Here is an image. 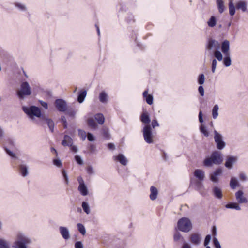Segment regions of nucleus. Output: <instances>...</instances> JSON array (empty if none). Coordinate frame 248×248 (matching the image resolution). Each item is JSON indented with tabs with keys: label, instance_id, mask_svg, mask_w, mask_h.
<instances>
[{
	"label": "nucleus",
	"instance_id": "obj_1",
	"mask_svg": "<svg viewBox=\"0 0 248 248\" xmlns=\"http://www.w3.org/2000/svg\"><path fill=\"white\" fill-rule=\"evenodd\" d=\"M32 243V240L22 232H19L16 235V240L13 243L14 248H28L27 246Z\"/></svg>",
	"mask_w": 248,
	"mask_h": 248
},
{
	"label": "nucleus",
	"instance_id": "obj_2",
	"mask_svg": "<svg viewBox=\"0 0 248 248\" xmlns=\"http://www.w3.org/2000/svg\"><path fill=\"white\" fill-rule=\"evenodd\" d=\"M223 161V158L221 152L215 151L212 152L210 156L205 158L203 161L205 166L210 167L213 164L219 165Z\"/></svg>",
	"mask_w": 248,
	"mask_h": 248
},
{
	"label": "nucleus",
	"instance_id": "obj_3",
	"mask_svg": "<svg viewBox=\"0 0 248 248\" xmlns=\"http://www.w3.org/2000/svg\"><path fill=\"white\" fill-rule=\"evenodd\" d=\"M22 110L31 119H34V117L40 118L41 119L43 115H42L40 108L33 105L30 107L23 106Z\"/></svg>",
	"mask_w": 248,
	"mask_h": 248
},
{
	"label": "nucleus",
	"instance_id": "obj_4",
	"mask_svg": "<svg viewBox=\"0 0 248 248\" xmlns=\"http://www.w3.org/2000/svg\"><path fill=\"white\" fill-rule=\"evenodd\" d=\"M31 89L27 81H24L21 84L20 89L17 92V95L20 100L24 99L26 96L31 94Z\"/></svg>",
	"mask_w": 248,
	"mask_h": 248
},
{
	"label": "nucleus",
	"instance_id": "obj_5",
	"mask_svg": "<svg viewBox=\"0 0 248 248\" xmlns=\"http://www.w3.org/2000/svg\"><path fill=\"white\" fill-rule=\"evenodd\" d=\"M178 229L183 232H187L192 228L190 219L187 217H182L177 222Z\"/></svg>",
	"mask_w": 248,
	"mask_h": 248
},
{
	"label": "nucleus",
	"instance_id": "obj_6",
	"mask_svg": "<svg viewBox=\"0 0 248 248\" xmlns=\"http://www.w3.org/2000/svg\"><path fill=\"white\" fill-rule=\"evenodd\" d=\"M220 45L219 42L213 38H209L206 45V49L208 50L210 55L216 50L219 49Z\"/></svg>",
	"mask_w": 248,
	"mask_h": 248
},
{
	"label": "nucleus",
	"instance_id": "obj_7",
	"mask_svg": "<svg viewBox=\"0 0 248 248\" xmlns=\"http://www.w3.org/2000/svg\"><path fill=\"white\" fill-rule=\"evenodd\" d=\"M143 135L145 141L148 144L153 143V133L150 125L146 124L143 129Z\"/></svg>",
	"mask_w": 248,
	"mask_h": 248
},
{
	"label": "nucleus",
	"instance_id": "obj_8",
	"mask_svg": "<svg viewBox=\"0 0 248 248\" xmlns=\"http://www.w3.org/2000/svg\"><path fill=\"white\" fill-rule=\"evenodd\" d=\"M214 140L218 150H222L226 146V143L223 140L222 136L216 130H214Z\"/></svg>",
	"mask_w": 248,
	"mask_h": 248
},
{
	"label": "nucleus",
	"instance_id": "obj_9",
	"mask_svg": "<svg viewBox=\"0 0 248 248\" xmlns=\"http://www.w3.org/2000/svg\"><path fill=\"white\" fill-rule=\"evenodd\" d=\"M54 105L59 112H65L67 110L66 102L62 99H57L54 102Z\"/></svg>",
	"mask_w": 248,
	"mask_h": 248
},
{
	"label": "nucleus",
	"instance_id": "obj_10",
	"mask_svg": "<svg viewBox=\"0 0 248 248\" xmlns=\"http://www.w3.org/2000/svg\"><path fill=\"white\" fill-rule=\"evenodd\" d=\"M238 157L235 156H228L225 162V166L228 169H232L233 165L237 161Z\"/></svg>",
	"mask_w": 248,
	"mask_h": 248
},
{
	"label": "nucleus",
	"instance_id": "obj_11",
	"mask_svg": "<svg viewBox=\"0 0 248 248\" xmlns=\"http://www.w3.org/2000/svg\"><path fill=\"white\" fill-rule=\"evenodd\" d=\"M41 121L45 122L47 124L50 131L51 132H54L55 124L54 122L51 119L49 118L46 116L44 115L41 117Z\"/></svg>",
	"mask_w": 248,
	"mask_h": 248
},
{
	"label": "nucleus",
	"instance_id": "obj_12",
	"mask_svg": "<svg viewBox=\"0 0 248 248\" xmlns=\"http://www.w3.org/2000/svg\"><path fill=\"white\" fill-rule=\"evenodd\" d=\"M236 199L239 204L246 203L248 202L247 199L244 196V192L242 190H239L235 194Z\"/></svg>",
	"mask_w": 248,
	"mask_h": 248
},
{
	"label": "nucleus",
	"instance_id": "obj_13",
	"mask_svg": "<svg viewBox=\"0 0 248 248\" xmlns=\"http://www.w3.org/2000/svg\"><path fill=\"white\" fill-rule=\"evenodd\" d=\"M222 172V170L221 168H218L215 171L210 174V179L212 182L215 183H217L219 181L218 176L220 175Z\"/></svg>",
	"mask_w": 248,
	"mask_h": 248
},
{
	"label": "nucleus",
	"instance_id": "obj_14",
	"mask_svg": "<svg viewBox=\"0 0 248 248\" xmlns=\"http://www.w3.org/2000/svg\"><path fill=\"white\" fill-rule=\"evenodd\" d=\"M248 3L245 0H239L236 3V8L237 10H241L244 13H248Z\"/></svg>",
	"mask_w": 248,
	"mask_h": 248
},
{
	"label": "nucleus",
	"instance_id": "obj_15",
	"mask_svg": "<svg viewBox=\"0 0 248 248\" xmlns=\"http://www.w3.org/2000/svg\"><path fill=\"white\" fill-rule=\"evenodd\" d=\"M114 160L119 161L122 165L126 166L128 163L126 157L122 154H119L117 155L113 156Z\"/></svg>",
	"mask_w": 248,
	"mask_h": 248
},
{
	"label": "nucleus",
	"instance_id": "obj_16",
	"mask_svg": "<svg viewBox=\"0 0 248 248\" xmlns=\"http://www.w3.org/2000/svg\"><path fill=\"white\" fill-rule=\"evenodd\" d=\"M190 241L194 245L198 246L201 243V236L198 233H192L189 236Z\"/></svg>",
	"mask_w": 248,
	"mask_h": 248
},
{
	"label": "nucleus",
	"instance_id": "obj_17",
	"mask_svg": "<svg viewBox=\"0 0 248 248\" xmlns=\"http://www.w3.org/2000/svg\"><path fill=\"white\" fill-rule=\"evenodd\" d=\"M60 233L62 236L65 240H68L70 238V235L69 230L66 227L61 226L59 227Z\"/></svg>",
	"mask_w": 248,
	"mask_h": 248
},
{
	"label": "nucleus",
	"instance_id": "obj_18",
	"mask_svg": "<svg viewBox=\"0 0 248 248\" xmlns=\"http://www.w3.org/2000/svg\"><path fill=\"white\" fill-rule=\"evenodd\" d=\"M221 50L224 54H230V42L228 40H224L221 45Z\"/></svg>",
	"mask_w": 248,
	"mask_h": 248
},
{
	"label": "nucleus",
	"instance_id": "obj_19",
	"mask_svg": "<svg viewBox=\"0 0 248 248\" xmlns=\"http://www.w3.org/2000/svg\"><path fill=\"white\" fill-rule=\"evenodd\" d=\"M212 194L215 198L218 199H221L223 197L221 189L217 186H214L212 188Z\"/></svg>",
	"mask_w": 248,
	"mask_h": 248
},
{
	"label": "nucleus",
	"instance_id": "obj_20",
	"mask_svg": "<svg viewBox=\"0 0 248 248\" xmlns=\"http://www.w3.org/2000/svg\"><path fill=\"white\" fill-rule=\"evenodd\" d=\"M73 143V140L72 138L67 135H65L64 136L63 140L62 141V144L64 146H72Z\"/></svg>",
	"mask_w": 248,
	"mask_h": 248
},
{
	"label": "nucleus",
	"instance_id": "obj_21",
	"mask_svg": "<svg viewBox=\"0 0 248 248\" xmlns=\"http://www.w3.org/2000/svg\"><path fill=\"white\" fill-rule=\"evenodd\" d=\"M194 175L199 180L202 181L204 179L205 173L204 171L202 170L196 169L194 171Z\"/></svg>",
	"mask_w": 248,
	"mask_h": 248
},
{
	"label": "nucleus",
	"instance_id": "obj_22",
	"mask_svg": "<svg viewBox=\"0 0 248 248\" xmlns=\"http://www.w3.org/2000/svg\"><path fill=\"white\" fill-rule=\"evenodd\" d=\"M99 99L102 103L107 104L108 100V94L104 91L101 92L99 95Z\"/></svg>",
	"mask_w": 248,
	"mask_h": 248
},
{
	"label": "nucleus",
	"instance_id": "obj_23",
	"mask_svg": "<svg viewBox=\"0 0 248 248\" xmlns=\"http://www.w3.org/2000/svg\"><path fill=\"white\" fill-rule=\"evenodd\" d=\"M19 170L20 174L24 177H26L28 174V167L25 164H21L19 166Z\"/></svg>",
	"mask_w": 248,
	"mask_h": 248
},
{
	"label": "nucleus",
	"instance_id": "obj_24",
	"mask_svg": "<svg viewBox=\"0 0 248 248\" xmlns=\"http://www.w3.org/2000/svg\"><path fill=\"white\" fill-rule=\"evenodd\" d=\"M140 121L144 124H148L151 120L148 113L146 111H144L140 116Z\"/></svg>",
	"mask_w": 248,
	"mask_h": 248
},
{
	"label": "nucleus",
	"instance_id": "obj_25",
	"mask_svg": "<svg viewBox=\"0 0 248 248\" xmlns=\"http://www.w3.org/2000/svg\"><path fill=\"white\" fill-rule=\"evenodd\" d=\"M150 190L151 192L150 194V198L152 201H154L157 198L158 193V190L154 186H151Z\"/></svg>",
	"mask_w": 248,
	"mask_h": 248
},
{
	"label": "nucleus",
	"instance_id": "obj_26",
	"mask_svg": "<svg viewBox=\"0 0 248 248\" xmlns=\"http://www.w3.org/2000/svg\"><path fill=\"white\" fill-rule=\"evenodd\" d=\"M225 207L228 209H235L236 210H240L241 207L236 202H230L225 205Z\"/></svg>",
	"mask_w": 248,
	"mask_h": 248
},
{
	"label": "nucleus",
	"instance_id": "obj_27",
	"mask_svg": "<svg viewBox=\"0 0 248 248\" xmlns=\"http://www.w3.org/2000/svg\"><path fill=\"white\" fill-rule=\"evenodd\" d=\"M78 190L83 196L87 195L89 193L87 187L85 184L79 185L78 187Z\"/></svg>",
	"mask_w": 248,
	"mask_h": 248
},
{
	"label": "nucleus",
	"instance_id": "obj_28",
	"mask_svg": "<svg viewBox=\"0 0 248 248\" xmlns=\"http://www.w3.org/2000/svg\"><path fill=\"white\" fill-rule=\"evenodd\" d=\"M87 95V91L86 90H81L78 92V101L79 103H82Z\"/></svg>",
	"mask_w": 248,
	"mask_h": 248
},
{
	"label": "nucleus",
	"instance_id": "obj_29",
	"mask_svg": "<svg viewBox=\"0 0 248 248\" xmlns=\"http://www.w3.org/2000/svg\"><path fill=\"white\" fill-rule=\"evenodd\" d=\"M14 5L16 7L19 11L21 12H26L27 11L28 8L25 4L16 2L14 3Z\"/></svg>",
	"mask_w": 248,
	"mask_h": 248
},
{
	"label": "nucleus",
	"instance_id": "obj_30",
	"mask_svg": "<svg viewBox=\"0 0 248 248\" xmlns=\"http://www.w3.org/2000/svg\"><path fill=\"white\" fill-rule=\"evenodd\" d=\"M225 56L223 60V64L226 67H229L231 64V59L230 54H224Z\"/></svg>",
	"mask_w": 248,
	"mask_h": 248
},
{
	"label": "nucleus",
	"instance_id": "obj_31",
	"mask_svg": "<svg viewBox=\"0 0 248 248\" xmlns=\"http://www.w3.org/2000/svg\"><path fill=\"white\" fill-rule=\"evenodd\" d=\"M216 3L219 12L220 14L222 13L225 9L224 1H223V0H217Z\"/></svg>",
	"mask_w": 248,
	"mask_h": 248
},
{
	"label": "nucleus",
	"instance_id": "obj_32",
	"mask_svg": "<svg viewBox=\"0 0 248 248\" xmlns=\"http://www.w3.org/2000/svg\"><path fill=\"white\" fill-rule=\"evenodd\" d=\"M173 240L175 242H183L184 237L179 232L176 231L173 235Z\"/></svg>",
	"mask_w": 248,
	"mask_h": 248
},
{
	"label": "nucleus",
	"instance_id": "obj_33",
	"mask_svg": "<svg viewBox=\"0 0 248 248\" xmlns=\"http://www.w3.org/2000/svg\"><path fill=\"white\" fill-rule=\"evenodd\" d=\"M229 10V14L233 16L235 13V8L232 1V0H230L228 4Z\"/></svg>",
	"mask_w": 248,
	"mask_h": 248
},
{
	"label": "nucleus",
	"instance_id": "obj_34",
	"mask_svg": "<svg viewBox=\"0 0 248 248\" xmlns=\"http://www.w3.org/2000/svg\"><path fill=\"white\" fill-rule=\"evenodd\" d=\"M230 186L232 189H234L237 186H239V183L235 177H232L230 182Z\"/></svg>",
	"mask_w": 248,
	"mask_h": 248
},
{
	"label": "nucleus",
	"instance_id": "obj_35",
	"mask_svg": "<svg viewBox=\"0 0 248 248\" xmlns=\"http://www.w3.org/2000/svg\"><path fill=\"white\" fill-rule=\"evenodd\" d=\"M219 61H221L223 59V56L219 49L216 50L212 52V55Z\"/></svg>",
	"mask_w": 248,
	"mask_h": 248
},
{
	"label": "nucleus",
	"instance_id": "obj_36",
	"mask_svg": "<svg viewBox=\"0 0 248 248\" xmlns=\"http://www.w3.org/2000/svg\"><path fill=\"white\" fill-rule=\"evenodd\" d=\"M82 207L84 212L87 215L90 214L91 210L88 203L86 202L83 201L82 202Z\"/></svg>",
	"mask_w": 248,
	"mask_h": 248
},
{
	"label": "nucleus",
	"instance_id": "obj_37",
	"mask_svg": "<svg viewBox=\"0 0 248 248\" xmlns=\"http://www.w3.org/2000/svg\"><path fill=\"white\" fill-rule=\"evenodd\" d=\"M95 120L100 124H103L104 123L105 118L102 114L97 113L94 116Z\"/></svg>",
	"mask_w": 248,
	"mask_h": 248
},
{
	"label": "nucleus",
	"instance_id": "obj_38",
	"mask_svg": "<svg viewBox=\"0 0 248 248\" xmlns=\"http://www.w3.org/2000/svg\"><path fill=\"white\" fill-rule=\"evenodd\" d=\"M217 24V19L215 16H211L209 20L207 21L208 26L210 27H214Z\"/></svg>",
	"mask_w": 248,
	"mask_h": 248
},
{
	"label": "nucleus",
	"instance_id": "obj_39",
	"mask_svg": "<svg viewBox=\"0 0 248 248\" xmlns=\"http://www.w3.org/2000/svg\"><path fill=\"white\" fill-rule=\"evenodd\" d=\"M3 149L6 154L8 155L11 158H14V159H17V157L16 156V154L14 153L13 152L10 151L7 147L5 146V145L3 146Z\"/></svg>",
	"mask_w": 248,
	"mask_h": 248
},
{
	"label": "nucleus",
	"instance_id": "obj_40",
	"mask_svg": "<svg viewBox=\"0 0 248 248\" xmlns=\"http://www.w3.org/2000/svg\"><path fill=\"white\" fill-rule=\"evenodd\" d=\"M218 109H219V107H218V105H217V104L215 105L213 107V108L212 109V116H213V118L215 119H216L218 115Z\"/></svg>",
	"mask_w": 248,
	"mask_h": 248
},
{
	"label": "nucleus",
	"instance_id": "obj_41",
	"mask_svg": "<svg viewBox=\"0 0 248 248\" xmlns=\"http://www.w3.org/2000/svg\"><path fill=\"white\" fill-rule=\"evenodd\" d=\"M77 227L78 231L80 232V233L84 235L86 233V229L84 227V226L81 224V223H78L77 224Z\"/></svg>",
	"mask_w": 248,
	"mask_h": 248
},
{
	"label": "nucleus",
	"instance_id": "obj_42",
	"mask_svg": "<svg viewBox=\"0 0 248 248\" xmlns=\"http://www.w3.org/2000/svg\"><path fill=\"white\" fill-rule=\"evenodd\" d=\"M0 248H10L8 242L3 239H0Z\"/></svg>",
	"mask_w": 248,
	"mask_h": 248
},
{
	"label": "nucleus",
	"instance_id": "obj_43",
	"mask_svg": "<svg viewBox=\"0 0 248 248\" xmlns=\"http://www.w3.org/2000/svg\"><path fill=\"white\" fill-rule=\"evenodd\" d=\"M88 125L93 128H95L97 127V124L93 118H90L87 121Z\"/></svg>",
	"mask_w": 248,
	"mask_h": 248
},
{
	"label": "nucleus",
	"instance_id": "obj_44",
	"mask_svg": "<svg viewBox=\"0 0 248 248\" xmlns=\"http://www.w3.org/2000/svg\"><path fill=\"white\" fill-rule=\"evenodd\" d=\"M78 136L80 137V139L82 141H84L86 140L87 135L86 133L84 130L82 129H78Z\"/></svg>",
	"mask_w": 248,
	"mask_h": 248
},
{
	"label": "nucleus",
	"instance_id": "obj_45",
	"mask_svg": "<svg viewBox=\"0 0 248 248\" xmlns=\"http://www.w3.org/2000/svg\"><path fill=\"white\" fill-rule=\"evenodd\" d=\"M200 130L201 133H202L205 137H207L209 136V132L204 125L202 124L200 126Z\"/></svg>",
	"mask_w": 248,
	"mask_h": 248
},
{
	"label": "nucleus",
	"instance_id": "obj_46",
	"mask_svg": "<svg viewBox=\"0 0 248 248\" xmlns=\"http://www.w3.org/2000/svg\"><path fill=\"white\" fill-rule=\"evenodd\" d=\"M205 81V76L203 74H200L198 78V82L200 85H202Z\"/></svg>",
	"mask_w": 248,
	"mask_h": 248
},
{
	"label": "nucleus",
	"instance_id": "obj_47",
	"mask_svg": "<svg viewBox=\"0 0 248 248\" xmlns=\"http://www.w3.org/2000/svg\"><path fill=\"white\" fill-rule=\"evenodd\" d=\"M213 243L215 248H221L220 243L216 237H213Z\"/></svg>",
	"mask_w": 248,
	"mask_h": 248
},
{
	"label": "nucleus",
	"instance_id": "obj_48",
	"mask_svg": "<svg viewBox=\"0 0 248 248\" xmlns=\"http://www.w3.org/2000/svg\"><path fill=\"white\" fill-rule=\"evenodd\" d=\"M62 174L65 183L67 185L69 183V179L68 175L65 170H62Z\"/></svg>",
	"mask_w": 248,
	"mask_h": 248
},
{
	"label": "nucleus",
	"instance_id": "obj_49",
	"mask_svg": "<svg viewBox=\"0 0 248 248\" xmlns=\"http://www.w3.org/2000/svg\"><path fill=\"white\" fill-rule=\"evenodd\" d=\"M211 240V236L210 234H208L206 236L204 241V246L205 247L209 246V244Z\"/></svg>",
	"mask_w": 248,
	"mask_h": 248
},
{
	"label": "nucleus",
	"instance_id": "obj_50",
	"mask_svg": "<svg viewBox=\"0 0 248 248\" xmlns=\"http://www.w3.org/2000/svg\"><path fill=\"white\" fill-rule=\"evenodd\" d=\"M239 179L242 182L247 181L248 180L246 174L244 172H241L239 175Z\"/></svg>",
	"mask_w": 248,
	"mask_h": 248
},
{
	"label": "nucleus",
	"instance_id": "obj_51",
	"mask_svg": "<svg viewBox=\"0 0 248 248\" xmlns=\"http://www.w3.org/2000/svg\"><path fill=\"white\" fill-rule=\"evenodd\" d=\"M53 164L57 167L60 168L62 166V163L61 160L59 158L54 159L53 160Z\"/></svg>",
	"mask_w": 248,
	"mask_h": 248
},
{
	"label": "nucleus",
	"instance_id": "obj_52",
	"mask_svg": "<svg viewBox=\"0 0 248 248\" xmlns=\"http://www.w3.org/2000/svg\"><path fill=\"white\" fill-rule=\"evenodd\" d=\"M77 113V111L74 109H68L67 110L66 114L68 115L70 117H75L76 114Z\"/></svg>",
	"mask_w": 248,
	"mask_h": 248
},
{
	"label": "nucleus",
	"instance_id": "obj_53",
	"mask_svg": "<svg viewBox=\"0 0 248 248\" xmlns=\"http://www.w3.org/2000/svg\"><path fill=\"white\" fill-rule=\"evenodd\" d=\"M61 122L62 124L63 128L66 129L67 128V123L66 118L64 116H62L61 117Z\"/></svg>",
	"mask_w": 248,
	"mask_h": 248
},
{
	"label": "nucleus",
	"instance_id": "obj_54",
	"mask_svg": "<svg viewBox=\"0 0 248 248\" xmlns=\"http://www.w3.org/2000/svg\"><path fill=\"white\" fill-rule=\"evenodd\" d=\"M145 100L147 104L149 105H152L153 103V96L152 95L149 94V96H147L145 98Z\"/></svg>",
	"mask_w": 248,
	"mask_h": 248
},
{
	"label": "nucleus",
	"instance_id": "obj_55",
	"mask_svg": "<svg viewBox=\"0 0 248 248\" xmlns=\"http://www.w3.org/2000/svg\"><path fill=\"white\" fill-rule=\"evenodd\" d=\"M6 142L11 146H14L15 145V142L14 139L12 138H7L5 139Z\"/></svg>",
	"mask_w": 248,
	"mask_h": 248
},
{
	"label": "nucleus",
	"instance_id": "obj_56",
	"mask_svg": "<svg viewBox=\"0 0 248 248\" xmlns=\"http://www.w3.org/2000/svg\"><path fill=\"white\" fill-rule=\"evenodd\" d=\"M217 64V61L216 59H214L212 62V72L214 73L215 72L216 66Z\"/></svg>",
	"mask_w": 248,
	"mask_h": 248
},
{
	"label": "nucleus",
	"instance_id": "obj_57",
	"mask_svg": "<svg viewBox=\"0 0 248 248\" xmlns=\"http://www.w3.org/2000/svg\"><path fill=\"white\" fill-rule=\"evenodd\" d=\"M87 138L89 141H93L95 140L94 136L91 133L88 132L87 134Z\"/></svg>",
	"mask_w": 248,
	"mask_h": 248
},
{
	"label": "nucleus",
	"instance_id": "obj_58",
	"mask_svg": "<svg viewBox=\"0 0 248 248\" xmlns=\"http://www.w3.org/2000/svg\"><path fill=\"white\" fill-rule=\"evenodd\" d=\"M86 170L87 173L90 175L93 174L94 173V171L93 169V168L91 166H88L86 168Z\"/></svg>",
	"mask_w": 248,
	"mask_h": 248
},
{
	"label": "nucleus",
	"instance_id": "obj_59",
	"mask_svg": "<svg viewBox=\"0 0 248 248\" xmlns=\"http://www.w3.org/2000/svg\"><path fill=\"white\" fill-rule=\"evenodd\" d=\"M75 159L78 164L82 165L83 164V160L80 156L78 155H76L75 156Z\"/></svg>",
	"mask_w": 248,
	"mask_h": 248
},
{
	"label": "nucleus",
	"instance_id": "obj_60",
	"mask_svg": "<svg viewBox=\"0 0 248 248\" xmlns=\"http://www.w3.org/2000/svg\"><path fill=\"white\" fill-rule=\"evenodd\" d=\"M89 150L91 153H93L95 152L96 146L93 144H90L89 145Z\"/></svg>",
	"mask_w": 248,
	"mask_h": 248
},
{
	"label": "nucleus",
	"instance_id": "obj_61",
	"mask_svg": "<svg viewBox=\"0 0 248 248\" xmlns=\"http://www.w3.org/2000/svg\"><path fill=\"white\" fill-rule=\"evenodd\" d=\"M198 91H199V93H200V94L202 96H204V88L202 86V85H201L199 88H198Z\"/></svg>",
	"mask_w": 248,
	"mask_h": 248
},
{
	"label": "nucleus",
	"instance_id": "obj_62",
	"mask_svg": "<svg viewBox=\"0 0 248 248\" xmlns=\"http://www.w3.org/2000/svg\"><path fill=\"white\" fill-rule=\"evenodd\" d=\"M75 248H83V245L81 241H77L75 244Z\"/></svg>",
	"mask_w": 248,
	"mask_h": 248
},
{
	"label": "nucleus",
	"instance_id": "obj_63",
	"mask_svg": "<svg viewBox=\"0 0 248 248\" xmlns=\"http://www.w3.org/2000/svg\"><path fill=\"white\" fill-rule=\"evenodd\" d=\"M4 135V132L3 129L0 127V143H2V138H3Z\"/></svg>",
	"mask_w": 248,
	"mask_h": 248
},
{
	"label": "nucleus",
	"instance_id": "obj_64",
	"mask_svg": "<svg viewBox=\"0 0 248 248\" xmlns=\"http://www.w3.org/2000/svg\"><path fill=\"white\" fill-rule=\"evenodd\" d=\"M198 117H199V121L200 123H202L203 122V114H202V112L201 110H200L199 113Z\"/></svg>",
	"mask_w": 248,
	"mask_h": 248
}]
</instances>
